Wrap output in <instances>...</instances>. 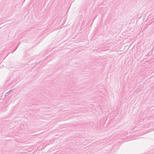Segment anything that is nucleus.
Returning <instances> with one entry per match:
<instances>
[{"label": "nucleus", "instance_id": "f257e3e1", "mask_svg": "<svg viewBox=\"0 0 154 154\" xmlns=\"http://www.w3.org/2000/svg\"><path fill=\"white\" fill-rule=\"evenodd\" d=\"M12 91V90H10L8 92H7L5 96H7V94H8V93L10 92L11 91Z\"/></svg>", "mask_w": 154, "mask_h": 154}, {"label": "nucleus", "instance_id": "f03ea898", "mask_svg": "<svg viewBox=\"0 0 154 154\" xmlns=\"http://www.w3.org/2000/svg\"><path fill=\"white\" fill-rule=\"evenodd\" d=\"M20 44V43L19 44L18 46H17V47H16V49H15V50L13 51L12 52V53H13L17 49V48H18V46Z\"/></svg>", "mask_w": 154, "mask_h": 154}]
</instances>
